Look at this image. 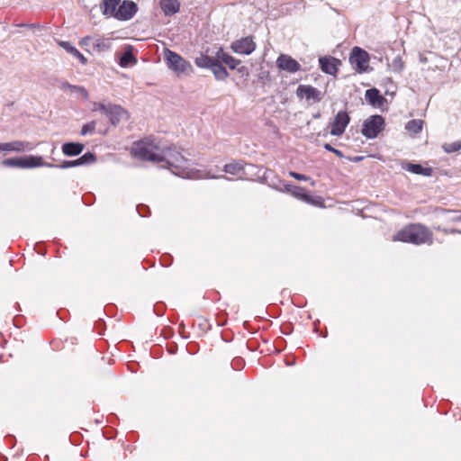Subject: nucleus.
I'll return each mask as SVG.
<instances>
[{"instance_id":"6ab92c4d","label":"nucleus","mask_w":461,"mask_h":461,"mask_svg":"<svg viewBox=\"0 0 461 461\" xmlns=\"http://www.w3.org/2000/svg\"><path fill=\"white\" fill-rule=\"evenodd\" d=\"M216 57L224 64H226L230 69H236L241 63L240 59H235L230 54L224 52L222 48H220L216 52Z\"/></svg>"},{"instance_id":"5701e85b","label":"nucleus","mask_w":461,"mask_h":461,"mask_svg":"<svg viewBox=\"0 0 461 461\" xmlns=\"http://www.w3.org/2000/svg\"><path fill=\"white\" fill-rule=\"evenodd\" d=\"M160 7L165 15H173L179 12L180 3L178 0H164L161 1Z\"/></svg>"},{"instance_id":"423d86ee","label":"nucleus","mask_w":461,"mask_h":461,"mask_svg":"<svg viewBox=\"0 0 461 461\" xmlns=\"http://www.w3.org/2000/svg\"><path fill=\"white\" fill-rule=\"evenodd\" d=\"M349 62L357 72H366L368 68L369 55L365 50L354 47L349 56Z\"/></svg>"},{"instance_id":"b1692460","label":"nucleus","mask_w":461,"mask_h":461,"mask_svg":"<svg viewBox=\"0 0 461 461\" xmlns=\"http://www.w3.org/2000/svg\"><path fill=\"white\" fill-rule=\"evenodd\" d=\"M211 70L217 80H225L229 77V72L218 58Z\"/></svg>"},{"instance_id":"dca6fc26","label":"nucleus","mask_w":461,"mask_h":461,"mask_svg":"<svg viewBox=\"0 0 461 461\" xmlns=\"http://www.w3.org/2000/svg\"><path fill=\"white\" fill-rule=\"evenodd\" d=\"M366 100L374 107H382L386 102V99L380 94L376 88H370L366 91Z\"/></svg>"},{"instance_id":"de8ad7c7","label":"nucleus","mask_w":461,"mask_h":461,"mask_svg":"<svg viewBox=\"0 0 461 461\" xmlns=\"http://www.w3.org/2000/svg\"><path fill=\"white\" fill-rule=\"evenodd\" d=\"M314 117H315V118L320 117V113L316 114Z\"/></svg>"},{"instance_id":"37998d69","label":"nucleus","mask_w":461,"mask_h":461,"mask_svg":"<svg viewBox=\"0 0 461 461\" xmlns=\"http://www.w3.org/2000/svg\"><path fill=\"white\" fill-rule=\"evenodd\" d=\"M237 68L238 72L240 74H241V75H248L249 74L248 68L245 67V66H241V67L238 66V68Z\"/></svg>"},{"instance_id":"7c9ffc66","label":"nucleus","mask_w":461,"mask_h":461,"mask_svg":"<svg viewBox=\"0 0 461 461\" xmlns=\"http://www.w3.org/2000/svg\"><path fill=\"white\" fill-rule=\"evenodd\" d=\"M79 165H89L95 161V156L92 152H86L78 158Z\"/></svg>"},{"instance_id":"f704fd0d","label":"nucleus","mask_w":461,"mask_h":461,"mask_svg":"<svg viewBox=\"0 0 461 461\" xmlns=\"http://www.w3.org/2000/svg\"><path fill=\"white\" fill-rule=\"evenodd\" d=\"M136 209L138 213L141 217H147L148 215H149V208L145 204H139Z\"/></svg>"},{"instance_id":"a211bd4d","label":"nucleus","mask_w":461,"mask_h":461,"mask_svg":"<svg viewBox=\"0 0 461 461\" xmlns=\"http://www.w3.org/2000/svg\"><path fill=\"white\" fill-rule=\"evenodd\" d=\"M58 44L68 53L77 59L82 65H86L87 63V59L69 41H58Z\"/></svg>"},{"instance_id":"393cba45","label":"nucleus","mask_w":461,"mask_h":461,"mask_svg":"<svg viewBox=\"0 0 461 461\" xmlns=\"http://www.w3.org/2000/svg\"><path fill=\"white\" fill-rule=\"evenodd\" d=\"M137 59L132 53V48L129 47L121 56L119 64L122 68H126L136 64Z\"/></svg>"},{"instance_id":"412c9836","label":"nucleus","mask_w":461,"mask_h":461,"mask_svg":"<svg viewBox=\"0 0 461 461\" xmlns=\"http://www.w3.org/2000/svg\"><path fill=\"white\" fill-rule=\"evenodd\" d=\"M121 0H102L101 9L105 16L114 17Z\"/></svg>"},{"instance_id":"4be33fe9","label":"nucleus","mask_w":461,"mask_h":461,"mask_svg":"<svg viewBox=\"0 0 461 461\" xmlns=\"http://www.w3.org/2000/svg\"><path fill=\"white\" fill-rule=\"evenodd\" d=\"M402 168L416 175L431 176L433 169L431 167H424L420 164L406 163Z\"/></svg>"},{"instance_id":"ea45409f","label":"nucleus","mask_w":461,"mask_h":461,"mask_svg":"<svg viewBox=\"0 0 461 461\" xmlns=\"http://www.w3.org/2000/svg\"><path fill=\"white\" fill-rule=\"evenodd\" d=\"M290 176L297 180L306 181L309 179V177L307 176L300 174V173L293 172V171L290 172Z\"/></svg>"},{"instance_id":"c85d7f7f","label":"nucleus","mask_w":461,"mask_h":461,"mask_svg":"<svg viewBox=\"0 0 461 461\" xmlns=\"http://www.w3.org/2000/svg\"><path fill=\"white\" fill-rule=\"evenodd\" d=\"M2 165L6 167H20L25 168L23 157V158H10L2 161Z\"/></svg>"},{"instance_id":"f3484780","label":"nucleus","mask_w":461,"mask_h":461,"mask_svg":"<svg viewBox=\"0 0 461 461\" xmlns=\"http://www.w3.org/2000/svg\"><path fill=\"white\" fill-rule=\"evenodd\" d=\"M24 167L25 168H33L39 167H53L54 164L48 163L43 161V158L41 156H33L30 155L27 157H23Z\"/></svg>"},{"instance_id":"4c0bfd02","label":"nucleus","mask_w":461,"mask_h":461,"mask_svg":"<svg viewBox=\"0 0 461 461\" xmlns=\"http://www.w3.org/2000/svg\"><path fill=\"white\" fill-rule=\"evenodd\" d=\"M109 108H110V104L106 105V104H102V103H95L94 104V110L95 111H100V112H102L104 114L107 113V111H108Z\"/></svg>"},{"instance_id":"1a4fd4ad","label":"nucleus","mask_w":461,"mask_h":461,"mask_svg":"<svg viewBox=\"0 0 461 461\" xmlns=\"http://www.w3.org/2000/svg\"><path fill=\"white\" fill-rule=\"evenodd\" d=\"M138 12V5L133 1L124 0L118 6L114 18L119 21L131 20Z\"/></svg>"},{"instance_id":"f03ea898","label":"nucleus","mask_w":461,"mask_h":461,"mask_svg":"<svg viewBox=\"0 0 461 461\" xmlns=\"http://www.w3.org/2000/svg\"><path fill=\"white\" fill-rule=\"evenodd\" d=\"M393 240L411 243L414 245H431L433 243V234L423 224L411 223L399 230L393 237Z\"/></svg>"},{"instance_id":"a19ab883","label":"nucleus","mask_w":461,"mask_h":461,"mask_svg":"<svg viewBox=\"0 0 461 461\" xmlns=\"http://www.w3.org/2000/svg\"><path fill=\"white\" fill-rule=\"evenodd\" d=\"M92 40H93V38H92V37H90V36H86V37H84V38H82V39H81V41H80V42H79V43H80V45H82V46H88V45L90 44V41H91Z\"/></svg>"},{"instance_id":"f257e3e1","label":"nucleus","mask_w":461,"mask_h":461,"mask_svg":"<svg viewBox=\"0 0 461 461\" xmlns=\"http://www.w3.org/2000/svg\"><path fill=\"white\" fill-rule=\"evenodd\" d=\"M131 154L135 158L160 164L161 167L169 169L174 175L187 179L226 178L225 176H216L209 172L197 169L192 162L185 158L174 144L165 145L160 140L149 137L135 141Z\"/></svg>"},{"instance_id":"0eeeda50","label":"nucleus","mask_w":461,"mask_h":461,"mask_svg":"<svg viewBox=\"0 0 461 461\" xmlns=\"http://www.w3.org/2000/svg\"><path fill=\"white\" fill-rule=\"evenodd\" d=\"M350 122V117L346 111H339L333 122L330 123V134L332 136H341Z\"/></svg>"},{"instance_id":"e433bc0d","label":"nucleus","mask_w":461,"mask_h":461,"mask_svg":"<svg viewBox=\"0 0 461 461\" xmlns=\"http://www.w3.org/2000/svg\"><path fill=\"white\" fill-rule=\"evenodd\" d=\"M435 229L438 231L443 232L444 234H455L459 233L461 234V230L454 228H442L440 226L435 227Z\"/></svg>"},{"instance_id":"a18cd8bd","label":"nucleus","mask_w":461,"mask_h":461,"mask_svg":"<svg viewBox=\"0 0 461 461\" xmlns=\"http://www.w3.org/2000/svg\"><path fill=\"white\" fill-rule=\"evenodd\" d=\"M360 160H362V157H356V158L353 159V161H356V162L360 161Z\"/></svg>"},{"instance_id":"cd10ccee","label":"nucleus","mask_w":461,"mask_h":461,"mask_svg":"<svg viewBox=\"0 0 461 461\" xmlns=\"http://www.w3.org/2000/svg\"><path fill=\"white\" fill-rule=\"evenodd\" d=\"M93 47L99 52L106 51L111 49V40L105 38H98L93 43Z\"/></svg>"},{"instance_id":"49530a36","label":"nucleus","mask_w":461,"mask_h":461,"mask_svg":"<svg viewBox=\"0 0 461 461\" xmlns=\"http://www.w3.org/2000/svg\"><path fill=\"white\" fill-rule=\"evenodd\" d=\"M55 149H56V147H55L54 145H52V147H51V150H50V153H51V154H54Z\"/></svg>"},{"instance_id":"ddd939ff","label":"nucleus","mask_w":461,"mask_h":461,"mask_svg":"<svg viewBox=\"0 0 461 461\" xmlns=\"http://www.w3.org/2000/svg\"><path fill=\"white\" fill-rule=\"evenodd\" d=\"M276 65L280 69L285 70L289 73H295L301 69L299 62L291 56L285 54H281L277 58Z\"/></svg>"},{"instance_id":"39448f33","label":"nucleus","mask_w":461,"mask_h":461,"mask_svg":"<svg viewBox=\"0 0 461 461\" xmlns=\"http://www.w3.org/2000/svg\"><path fill=\"white\" fill-rule=\"evenodd\" d=\"M384 118L382 115H371L364 121L361 133L366 139H375L384 130Z\"/></svg>"},{"instance_id":"6e6552de","label":"nucleus","mask_w":461,"mask_h":461,"mask_svg":"<svg viewBox=\"0 0 461 461\" xmlns=\"http://www.w3.org/2000/svg\"><path fill=\"white\" fill-rule=\"evenodd\" d=\"M230 49L237 54L249 55L256 50V43L252 36H248L232 41Z\"/></svg>"},{"instance_id":"c9c22d12","label":"nucleus","mask_w":461,"mask_h":461,"mask_svg":"<svg viewBox=\"0 0 461 461\" xmlns=\"http://www.w3.org/2000/svg\"><path fill=\"white\" fill-rule=\"evenodd\" d=\"M323 148L328 150V151H330L332 153H334L336 156H338L339 158H343L344 157V154L341 150L339 149H337L335 148H333L330 143H325L323 145Z\"/></svg>"},{"instance_id":"bb28decb","label":"nucleus","mask_w":461,"mask_h":461,"mask_svg":"<svg viewBox=\"0 0 461 461\" xmlns=\"http://www.w3.org/2000/svg\"><path fill=\"white\" fill-rule=\"evenodd\" d=\"M60 89H62L64 91L70 90V91L81 94L85 100H87L89 97L88 92L86 91V89L84 86L71 85L68 82H62L60 85Z\"/></svg>"},{"instance_id":"2eb2a0df","label":"nucleus","mask_w":461,"mask_h":461,"mask_svg":"<svg viewBox=\"0 0 461 461\" xmlns=\"http://www.w3.org/2000/svg\"><path fill=\"white\" fill-rule=\"evenodd\" d=\"M319 64L324 73L333 76L337 74L338 68L341 62L339 59L334 57H321L319 59Z\"/></svg>"},{"instance_id":"7ed1b4c3","label":"nucleus","mask_w":461,"mask_h":461,"mask_svg":"<svg viewBox=\"0 0 461 461\" xmlns=\"http://www.w3.org/2000/svg\"><path fill=\"white\" fill-rule=\"evenodd\" d=\"M223 171L240 179H253V176H257L260 169L253 164H247L242 161H232L224 166Z\"/></svg>"},{"instance_id":"2f4dec72","label":"nucleus","mask_w":461,"mask_h":461,"mask_svg":"<svg viewBox=\"0 0 461 461\" xmlns=\"http://www.w3.org/2000/svg\"><path fill=\"white\" fill-rule=\"evenodd\" d=\"M443 149L447 153H453L461 149V141H454L443 145Z\"/></svg>"},{"instance_id":"72a5a7b5","label":"nucleus","mask_w":461,"mask_h":461,"mask_svg":"<svg viewBox=\"0 0 461 461\" xmlns=\"http://www.w3.org/2000/svg\"><path fill=\"white\" fill-rule=\"evenodd\" d=\"M96 122L95 121H92L88 123H86L83 125L81 129V135L85 136L89 133H94L95 131Z\"/></svg>"},{"instance_id":"c756f323","label":"nucleus","mask_w":461,"mask_h":461,"mask_svg":"<svg viewBox=\"0 0 461 461\" xmlns=\"http://www.w3.org/2000/svg\"><path fill=\"white\" fill-rule=\"evenodd\" d=\"M405 129L412 133H419L422 130V122L420 120H411L406 123Z\"/></svg>"},{"instance_id":"79ce46f5","label":"nucleus","mask_w":461,"mask_h":461,"mask_svg":"<svg viewBox=\"0 0 461 461\" xmlns=\"http://www.w3.org/2000/svg\"><path fill=\"white\" fill-rule=\"evenodd\" d=\"M444 212H447V213H453V212L451 211H446L444 210ZM454 216H452L449 221H461V215L460 214H456V212H454Z\"/></svg>"},{"instance_id":"9b49d317","label":"nucleus","mask_w":461,"mask_h":461,"mask_svg":"<svg viewBox=\"0 0 461 461\" xmlns=\"http://www.w3.org/2000/svg\"><path fill=\"white\" fill-rule=\"evenodd\" d=\"M36 145L37 144L30 141L14 140L6 143H0V151H32L35 149Z\"/></svg>"},{"instance_id":"a878e982","label":"nucleus","mask_w":461,"mask_h":461,"mask_svg":"<svg viewBox=\"0 0 461 461\" xmlns=\"http://www.w3.org/2000/svg\"><path fill=\"white\" fill-rule=\"evenodd\" d=\"M216 60L217 57L212 58L201 54L199 57L195 58L194 63L198 68L211 69Z\"/></svg>"},{"instance_id":"58836bf2","label":"nucleus","mask_w":461,"mask_h":461,"mask_svg":"<svg viewBox=\"0 0 461 461\" xmlns=\"http://www.w3.org/2000/svg\"><path fill=\"white\" fill-rule=\"evenodd\" d=\"M393 70L395 71H402L403 69V62L402 61L401 58H396L393 61Z\"/></svg>"},{"instance_id":"4468645a","label":"nucleus","mask_w":461,"mask_h":461,"mask_svg":"<svg viewBox=\"0 0 461 461\" xmlns=\"http://www.w3.org/2000/svg\"><path fill=\"white\" fill-rule=\"evenodd\" d=\"M105 115L113 126H116L121 121L128 119L127 111L118 104H110V108Z\"/></svg>"},{"instance_id":"aec40b11","label":"nucleus","mask_w":461,"mask_h":461,"mask_svg":"<svg viewBox=\"0 0 461 461\" xmlns=\"http://www.w3.org/2000/svg\"><path fill=\"white\" fill-rule=\"evenodd\" d=\"M84 144L79 142H66L62 145V152L68 157L77 156L84 150Z\"/></svg>"},{"instance_id":"9d476101","label":"nucleus","mask_w":461,"mask_h":461,"mask_svg":"<svg viewBox=\"0 0 461 461\" xmlns=\"http://www.w3.org/2000/svg\"><path fill=\"white\" fill-rule=\"evenodd\" d=\"M296 95L299 98H304L312 103H319L322 99L321 92L310 85H300L297 87Z\"/></svg>"},{"instance_id":"f8f14e48","label":"nucleus","mask_w":461,"mask_h":461,"mask_svg":"<svg viewBox=\"0 0 461 461\" xmlns=\"http://www.w3.org/2000/svg\"><path fill=\"white\" fill-rule=\"evenodd\" d=\"M276 189L282 192L291 193L294 197L299 198L303 201L311 202L310 195L306 193L305 189L301 186L292 185L284 181H279L278 185L274 186Z\"/></svg>"},{"instance_id":"20e7f679","label":"nucleus","mask_w":461,"mask_h":461,"mask_svg":"<svg viewBox=\"0 0 461 461\" xmlns=\"http://www.w3.org/2000/svg\"><path fill=\"white\" fill-rule=\"evenodd\" d=\"M164 59L168 68L173 70L177 75L188 74L193 70L192 65L188 61H186L176 52L168 49L165 50Z\"/></svg>"},{"instance_id":"473e14b6","label":"nucleus","mask_w":461,"mask_h":461,"mask_svg":"<svg viewBox=\"0 0 461 461\" xmlns=\"http://www.w3.org/2000/svg\"><path fill=\"white\" fill-rule=\"evenodd\" d=\"M78 166H80V165H79L78 158H77L75 160H64L61 164H59V165L54 164L53 167L66 169V168L75 167H78Z\"/></svg>"},{"instance_id":"c03bdc74","label":"nucleus","mask_w":461,"mask_h":461,"mask_svg":"<svg viewBox=\"0 0 461 461\" xmlns=\"http://www.w3.org/2000/svg\"><path fill=\"white\" fill-rule=\"evenodd\" d=\"M17 26L32 28V27H35V24H33V23H20V24H17Z\"/></svg>"}]
</instances>
